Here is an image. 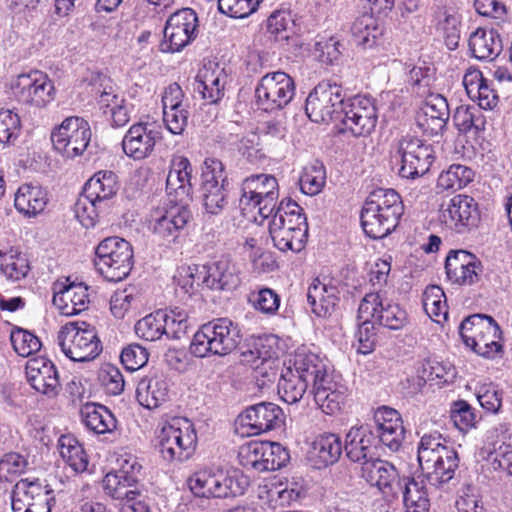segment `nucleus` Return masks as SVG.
Listing matches in <instances>:
<instances>
[{"label": "nucleus", "instance_id": "aec40b11", "mask_svg": "<svg viewBox=\"0 0 512 512\" xmlns=\"http://www.w3.org/2000/svg\"><path fill=\"white\" fill-rule=\"evenodd\" d=\"M359 317H372L375 322L391 330L403 329L409 322L403 308L378 292L365 295L359 305Z\"/></svg>", "mask_w": 512, "mask_h": 512}, {"label": "nucleus", "instance_id": "0eeeda50", "mask_svg": "<svg viewBox=\"0 0 512 512\" xmlns=\"http://www.w3.org/2000/svg\"><path fill=\"white\" fill-rule=\"evenodd\" d=\"M197 434L192 422L186 418H172L157 432V446L162 458L168 462H183L195 452Z\"/></svg>", "mask_w": 512, "mask_h": 512}, {"label": "nucleus", "instance_id": "e433bc0d", "mask_svg": "<svg viewBox=\"0 0 512 512\" xmlns=\"http://www.w3.org/2000/svg\"><path fill=\"white\" fill-rule=\"evenodd\" d=\"M192 166L187 157L174 155L166 179L168 195H174L175 201L183 202L192 193Z\"/></svg>", "mask_w": 512, "mask_h": 512}, {"label": "nucleus", "instance_id": "37998d69", "mask_svg": "<svg viewBox=\"0 0 512 512\" xmlns=\"http://www.w3.org/2000/svg\"><path fill=\"white\" fill-rule=\"evenodd\" d=\"M265 342H269V339H259L255 343L254 349L244 352L242 356L246 364L271 381V378H275L277 375L274 370V364L277 361V351L271 344Z\"/></svg>", "mask_w": 512, "mask_h": 512}, {"label": "nucleus", "instance_id": "4be33fe9", "mask_svg": "<svg viewBox=\"0 0 512 512\" xmlns=\"http://www.w3.org/2000/svg\"><path fill=\"white\" fill-rule=\"evenodd\" d=\"M15 94L24 104L44 107L54 99L55 88L47 74L33 70L27 74L18 75Z\"/></svg>", "mask_w": 512, "mask_h": 512}, {"label": "nucleus", "instance_id": "e2e57ef3", "mask_svg": "<svg viewBox=\"0 0 512 512\" xmlns=\"http://www.w3.org/2000/svg\"><path fill=\"white\" fill-rule=\"evenodd\" d=\"M10 340L15 352L21 357H28L41 348V342L34 334L19 327L12 329Z\"/></svg>", "mask_w": 512, "mask_h": 512}, {"label": "nucleus", "instance_id": "ddd939ff", "mask_svg": "<svg viewBox=\"0 0 512 512\" xmlns=\"http://www.w3.org/2000/svg\"><path fill=\"white\" fill-rule=\"evenodd\" d=\"M294 95V80L282 71L265 74L255 88L256 105L265 112L283 109L291 102Z\"/></svg>", "mask_w": 512, "mask_h": 512}, {"label": "nucleus", "instance_id": "4468645a", "mask_svg": "<svg viewBox=\"0 0 512 512\" xmlns=\"http://www.w3.org/2000/svg\"><path fill=\"white\" fill-rule=\"evenodd\" d=\"M228 179L223 163L207 158L202 171L201 199L206 213L219 215L228 204Z\"/></svg>", "mask_w": 512, "mask_h": 512}, {"label": "nucleus", "instance_id": "bf43d9fd", "mask_svg": "<svg viewBox=\"0 0 512 512\" xmlns=\"http://www.w3.org/2000/svg\"><path fill=\"white\" fill-rule=\"evenodd\" d=\"M326 182V171L322 163L316 162L304 168L300 179V189L306 195H316L323 189Z\"/></svg>", "mask_w": 512, "mask_h": 512}, {"label": "nucleus", "instance_id": "c756f323", "mask_svg": "<svg viewBox=\"0 0 512 512\" xmlns=\"http://www.w3.org/2000/svg\"><path fill=\"white\" fill-rule=\"evenodd\" d=\"M450 117L447 99L441 94H430L417 113L419 128L428 136L442 134Z\"/></svg>", "mask_w": 512, "mask_h": 512}, {"label": "nucleus", "instance_id": "680f3d73", "mask_svg": "<svg viewBox=\"0 0 512 512\" xmlns=\"http://www.w3.org/2000/svg\"><path fill=\"white\" fill-rule=\"evenodd\" d=\"M21 120L12 110H0V144L14 145L21 134Z\"/></svg>", "mask_w": 512, "mask_h": 512}, {"label": "nucleus", "instance_id": "2eb2a0df", "mask_svg": "<svg viewBox=\"0 0 512 512\" xmlns=\"http://www.w3.org/2000/svg\"><path fill=\"white\" fill-rule=\"evenodd\" d=\"M345 104L342 87L336 83L322 81L308 95L305 111L315 123L340 120Z\"/></svg>", "mask_w": 512, "mask_h": 512}, {"label": "nucleus", "instance_id": "6ab92c4d", "mask_svg": "<svg viewBox=\"0 0 512 512\" xmlns=\"http://www.w3.org/2000/svg\"><path fill=\"white\" fill-rule=\"evenodd\" d=\"M197 27L198 17L191 8H183L173 13L164 27L162 51L171 53L181 51L196 37Z\"/></svg>", "mask_w": 512, "mask_h": 512}, {"label": "nucleus", "instance_id": "20e7f679", "mask_svg": "<svg viewBox=\"0 0 512 512\" xmlns=\"http://www.w3.org/2000/svg\"><path fill=\"white\" fill-rule=\"evenodd\" d=\"M324 372V362L314 353L297 352L281 371L278 394L287 404L298 403L310 382L314 385L317 373Z\"/></svg>", "mask_w": 512, "mask_h": 512}, {"label": "nucleus", "instance_id": "8fccbe9b", "mask_svg": "<svg viewBox=\"0 0 512 512\" xmlns=\"http://www.w3.org/2000/svg\"><path fill=\"white\" fill-rule=\"evenodd\" d=\"M0 270L8 280L17 282L28 276L31 267L26 254L10 249L0 250Z\"/></svg>", "mask_w": 512, "mask_h": 512}, {"label": "nucleus", "instance_id": "58836bf2", "mask_svg": "<svg viewBox=\"0 0 512 512\" xmlns=\"http://www.w3.org/2000/svg\"><path fill=\"white\" fill-rule=\"evenodd\" d=\"M168 397L169 383L163 374L145 376L137 384L136 398L144 408L156 409L165 403Z\"/></svg>", "mask_w": 512, "mask_h": 512}, {"label": "nucleus", "instance_id": "774afa93", "mask_svg": "<svg viewBox=\"0 0 512 512\" xmlns=\"http://www.w3.org/2000/svg\"><path fill=\"white\" fill-rule=\"evenodd\" d=\"M292 27V19L284 11H275L267 19V31L275 41H286Z\"/></svg>", "mask_w": 512, "mask_h": 512}, {"label": "nucleus", "instance_id": "2f4dec72", "mask_svg": "<svg viewBox=\"0 0 512 512\" xmlns=\"http://www.w3.org/2000/svg\"><path fill=\"white\" fill-rule=\"evenodd\" d=\"M374 422L379 441L390 451H398L405 438V428L400 413L387 406L379 407L374 412Z\"/></svg>", "mask_w": 512, "mask_h": 512}, {"label": "nucleus", "instance_id": "603ef678", "mask_svg": "<svg viewBox=\"0 0 512 512\" xmlns=\"http://www.w3.org/2000/svg\"><path fill=\"white\" fill-rule=\"evenodd\" d=\"M455 128L463 134H475L485 129L486 119L481 109L476 106L460 105L453 114Z\"/></svg>", "mask_w": 512, "mask_h": 512}, {"label": "nucleus", "instance_id": "338daca9", "mask_svg": "<svg viewBox=\"0 0 512 512\" xmlns=\"http://www.w3.org/2000/svg\"><path fill=\"white\" fill-rule=\"evenodd\" d=\"M27 459L19 453L11 452L0 459V480L12 481L27 469Z\"/></svg>", "mask_w": 512, "mask_h": 512}, {"label": "nucleus", "instance_id": "c9c22d12", "mask_svg": "<svg viewBox=\"0 0 512 512\" xmlns=\"http://www.w3.org/2000/svg\"><path fill=\"white\" fill-rule=\"evenodd\" d=\"M100 86L102 88L96 91L98 105L101 109L110 110L113 127L125 126L130 121L132 105L119 94L118 88L110 79H103Z\"/></svg>", "mask_w": 512, "mask_h": 512}, {"label": "nucleus", "instance_id": "4d7b16f0", "mask_svg": "<svg viewBox=\"0 0 512 512\" xmlns=\"http://www.w3.org/2000/svg\"><path fill=\"white\" fill-rule=\"evenodd\" d=\"M423 308L435 322L446 319L448 315L446 297L441 287L428 286L423 293Z\"/></svg>", "mask_w": 512, "mask_h": 512}, {"label": "nucleus", "instance_id": "09e8293b", "mask_svg": "<svg viewBox=\"0 0 512 512\" xmlns=\"http://www.w3.org/2000/svg\"><path fill=\"white\" fill-rule=\"evenodd\" d=\"M342 452L341 438L334 433H324L314 440L311 453L319 466H328L336 463Z\"/></svg>", "mask_w": 512, "mask_h": 512}, {"label": "nucleus", "instance_id": "ea45409f", "mask_svg": "<svg viewBox=\"0 0 512 512\" xmlns=\"http://www.w3.org/2000/svg\"><path fill=\"white\" fill-rule=\"evenodd\" d=\"M307 301L316 316L329 317L339 302V290L331 281L325 283L316 278L308 287Z\"/></svg>", "mask_w": 512, "mask_h": 512}, {"label": "nucleus", "instance_id": "7ed1b4c3", "mask_svg": "<svg viewBox=\"0 0 512 512\" xmlns=\"http://www.w3.org/2000/svg\"><path fill=\"white\" fill-rule=\"evenodd\" d=\"M241 340L237 323L229 318H217L203 324L194 334L190 352L200 358L226 356L238 347Z\"/></svg>", "mask_w": 512, "mask_h": 512}, {"label": "nucleus", "instance_id": "f704fd0d", "mask_svg": "<svg viewBox=\"0 0 512 512\" xmlns=\"http://www.w3.org/2000/svg\"><path fill=\"white\" fill-rule=\"evenodd\" d=\"M26 376L37 392L48 397H54L59 393V375L51 361L43 358L30 359L26 364Z\"/></svg>", "mask_w": 512, "mask_h": 512}, {"label": "nucleus", "instance_id": "f03ea898", "mask_svg": "<svg viewBox=\"0 0 512 512\" xmlns=\"http://www.w3.org/2000/svg\"><path fill=\"white\" fill-rule=\"evenodd\" d=\"M303 209L291 199H283L270 215L269 234L280 251L300 252L305 247L308 224Z\"/></svg>", "mask_w": 512, "mask_h": 512}, {"label": "nucleus", "instance_id": "dca6fc26", "mask_svg": "<svg viewBox=\"0 0 512 512\" xmlns=\"http://www.w3.org/2000/svg\"><path fill=\"white\" fill-rule=\"evenodd\" d=\"M238 458L244 468L263 472L285 466L289 454L279 443L251 441L240 447Z\"/></svg>", "mask_w": 512, "mask_h": 512}, {"label": "nucleus", "instance_id": "1a4fd4ad", "mask_svg": "<svg viewBox=\"0 0 512 512\" xmlns=\"http://www.w3.org/2000/svg\"><path fill=\"white\" fill-rule=\"evenodd\" d=\"M94 264L98 272L110 282L125 279L133 267L131 244L120 237L102 240L95 250Z\"/></svg>", "mask_w": 512, "mask_h": 512}, {"label": "nucleus", "instance_id": "a18cd8bd", "mask_svg": "<svg viewBox=\"0 0 512 512\" xmlns=\"http://www.w3.org/2000/svg\"><path fill=\"white\" fill-rule=\"evenodd\" d=\"M80 415L85 427L95 434L111 433L117 427L115 416L107 407L100 404H85L80 410Z\"/></svg>", "mask_w": 512, "mask_h": 512}, {"label": "nucleus", "instance_id": "6e6d98bb", "mask_svg": "<svg viewBox=\"0 0 512 512\" xmlns=\"http://www.w3.org/2000/svg\"><path fill=\"white\" fill-rule=\"evenodd\" d=\"M474 171L462 164H452L438 177V187L446 190H459L466 187L474 179Z\"/></svg>", "mask_w": 512, "mask_h": 512}, {"label": "nucleus", "instance_id": "f3484780", "mask_svg": "<svg viewBox=\"0 0 512 512\" xmlns=\"http://www.w3.org/2000/svg\"><path fill=\"white\" fill-rule=\"evenodd\" d=\"M340 121L344 130L354 136H368L375 129L378 111L375 100L367 95H356L345 101Z\"/></svg>", "mask_w": 512, "mask_h": 512}, {"label": "nucleus", "instance_id": "f8f14e48", "mask_svg": "<svg viewBox=\"0 0 512 512\" xmlns=\"http://www.w3.org/2000/svg\"><path fill=\"white\" fill-rule=\"evenodd\" d=\"M392 158L400 162L398 173L402 178L415 179L429 171L434 161V150L423 140L407 135L398 141Z\"/></svg>", "mask_w": 512, "mask_h": 512}, {"label": "nucleus", "instance_id": "7c9ffc66", "mask_svg": "<svg viewBox=\"0 0 512 512\" xmlns=\"http://www.w3.org/2000/svg\"><path fill=\"white\" fill-rule=\"evenodd\" d=\"M226 68L214 61H208L198 71L194 83V91L201 94L209 104H216L224 97L228 83Z\"/></svg>", "mask_w": 512, "mask_h": 512}, {"label": "nucleus", "instance_id": "5701e85b", "mask_svg": "<svg viewBox=\"0 0 512 512\" xmlns=\"http://www.w3.org/2000/svg\"><path fill=\"white\" fill-rule=\"evenodd\" d=\"M202 283L211 290H235L241 283L239 265L227 255L201 266L196 270Z\"/></svg>", "mask_w": 512, "mask_h": 512}, {"label": "nucleus", "instance_id": "f257e3e1", "mask_svg": "<svg viewBox=\"0 0 512 512\" xmlns=\"http://www.w3.org/2000/svg\"><path fill=\"white\" fill-rule=\"evenodd\" d=\"M403 210L402 200L395 190H374L367 197L361 210L363 231L372 239L386 237L397 227Z\"/></svg>", "mask_w": 512, "mask_h": 512}, {"label": "nucleus", "instance_id": "39448f33", "mask_svg": "<svg viewBox=\"0 0 512 512\" xmlns=\"http://www.w3.org/2000/svg\"><path fill=\"white\" fill-rule=\"evenodd\" d=\"M141 468L137 459L130 456L121 461L118 470L107 473L103 479L106 494L120 500L122 508H128L132 512L150 511L146 495L135 487Z\"/></svg>", "mask_w": 512, "mask_h": 512}, {"label": "nucleus", "instance_id": "79ce46f5", "mask_svg": "<svg viewBox=\"0 0 512 512\" xmlns=\"http://www.w3.org/2000/svg\"><path fill=\"white\" fill-rule=\"evenodd\" d=\"M452 447L448 446V441L438 431L425 433L418 444L417 458L419 465L425 463L427 469L439 461L441 456L449 458L452 456ZM451 465V460L447 459Z\"/></svg>", "mask_w": 512, "mask_h": 512}, {"label": "nucleus", "instance_id": "c85d7f7f", "mask_svg": "<svg viewBox=\"0 0 512 512\" xmlns=\"http://www.w3.org/2000/svg\"><path fill=\"white\" fill-rule=\"evenodd\" d=\"M89 287L80 282H70L67 278L63 282L54 284L53 304L65 316L80 314L89 307L90 298L88 294Z\"/></svg>", "mask_w": 512, "mask_h": 512}, {"label": "nucleus", "instance_id": "de8ad7c7", "mask_svg": "<svg viewBox=\"0 0 512 512\" xmlns=\"http://www.w3.org/2000/svg\"><path fill=\"white\" fill-rule=\"evenodd\" d=\"M383 32V27L372 14L359 16L351 27V33L355 42L365 49L376 46L383 36Z\"/></svg>", "mask_w": 512, "mask_h": 512}, {"label": "nucleus", "instance_id": "3c124183", "mask_svg": "<svg viewBox=\"0 0 512 512\" xmlns=\"http://www.w3.org/2000/svg\"><path fill=\"white\" fill-rule=\"evenodd\" d=\"M62 459L75 471L82 473L87 470L88 458L78 440L73 435H62L58 441Z\"/></svg>", "mask_w": 512, "mask_h": 512}, {"label": "nucleus", "instance_id": "a19ab883", "mask_svg": "<svg viewBox=\"0 0 512 512\" xmlns=\"http://www.w3.org/2000/svg\"><path fill=\"white\" fill-rule=\"evenodd\" d=\"M48 203V193L39 184L24 183L14 195L16 210L25 217L32 218L44 211Z\"/></svg>", "mask_w": 512, "mask_h": 512}, {"label": "nucleus", "instance_id": "052dcab7", "mask_svg": "<svg viewBox=\"0 0 512 512\" xmlns=\"http://www.w3.org/2000/svg\"><path fill=\"white\" fill-rule=\"evenodd\" d=\"M450 419L454 426L464 433L475 427L477 423L475 409L465 400H458L452 403Z\"/></svg>", "mask_w": 512, "mask_h": 512}, {"label": "nucleus", "instance_id": "9d476101", "mask_svg": "<svg viewBox=\"0 0 512 512\" xmlns=\"http://www.w3.org/2000/svg\"><path fill=\"white\" fill-rule=\"evenodd\" d=\"M57 344L70 360L86 362L102 351L95 327L87 322H69L57 334Z\"/></svg>", "mask_w": 512, "mask_h": 512}, {"label": "nucleus", "instance_id": "a878e982", "mask_svg": "<svg viewBox=\"0 0 512 512\" xmlns=\"http://www.w3.org/2000/svg\"><path fill=\"white\" fill-rule=\"evenodd\" d=\"M239 423L248 435H259L280 427L283 421L282 409L271 402H261L246 408L239 415Z\"/></svg>", "mask_w": 512, "mask_h": 512}, {"label": "nucleus", "instance_id": "b1692460", "mask_svg": "<svg viewBox=\"0 0 512 512\" xmlns=\"http://www.w3.org/2000/svg\"><path fill=\"white\" fill-rule=\"evenodd\" d=\"M162 139L161 126L157 123L138 122L130 126L122 139L123 152L134 160H143L154 151Z\"/></svg>", "mask_w": 512, "mask_h": 512}, {"label": "nucleus", "instance_id": "69168bd1", "mask_svg": "<svg viewBox=\"0 0 512 512\" xmlns=\"http://www.w3.org/2000/svg\"><path fill=\"white\" fill-rule=\"evenodd\" d=\"M106 208L100 202L84 197L79 199L75 206V215L81 225L85 228H92L96 225L99 217V211Z\"/></svg>", "mask_w": 512, "mask_h": 512}, {"label": "nucleus", "instance_id": "13d9d810", "mask_svg": "<svg viewBox=\"0 0 512 512\" xmlns=\"http://www.w3.org/2000/svg\"><path fill=\"white\" fill-rule=\"evenodd\" d=\"M138 337L147 341H156L163 334L167 335L165 312L157 311L140 319L135 325Z\"/></svg>", "mask_w": 512, "mask_h": 512}, {"label": "nucleus", "instance_id": "4c0bfd02", "mask_svg": "<svg viewBox=\"0 0 512 512\" xmlns=\"http://www.w3.org/2000/svg\"><path fill=\"white\" fill-rule=\"evenodd\" d=\"M345 451L347 457L353 462L374 460L376 437L369 426H353L346 434Z\"/></svg>", "mask_w": 512, "mask_h": 512}, {"label": "nucleus", "instance_id": "0e129e2a", "mask_svg": "<svg viewBox=\"0 0 512 512\" xmlns=\"http://www.w3.org/2000/svg\"><path fill=\"white\" fill-rule=\"evenodd\" d=\"M248 302L253 308L266 315H274L280 306L279 295L270 288L253 291L248 296Z\"/></svg>", "mask_w": 512, "mask_h": 512}, {"label": "nucleus", "instance_id": "423d86ee", "mask_svg": "<svg viewBox=\"0 0 512 512\" xmlns=\"http://www.w3.org/2000/svg\"><path fill=\"white\" fill-rule=\"evenodd\" d=\"M459 333L465 345L484 358L493 359L502 352V331L491 316L473 314L466 317L460 324Z\"/></svg>", "mask_w": 512, "mask_h": 512}, {"label": "nucleus", "instance_id": "cd10ccee", "mask_svg": "<svg viewBox=\"0 0 512 512\" xmlns=\"http://www.w3.org/2000/svg\"><path fill=\"white\" fill-rule=\"evenodd\" d=\"M313 386V395L319 408L328 415L338 413L347 399V387L335 381L327 372L324 364V372L317 373Z\"/></svg>", "mask_w": 512, "mask_h": 512}, {"label": "nucleus", "instance_id": "864d4df0", "mask_svg": "<svg viewBox=\"0 0 512 512\" xmlns=\"http://www.w3.org/2000/svg\"><path fill=\"white\" fill-rule=\"evenodd\" d=\"M447 459L444 456H441L438 462L430 469H427L425 463L419 465L423 475L425 476L428 483L432 486L439 487L442 484L449 482L455 474L456 469L459 466V457L458 453L455 450H452V456H449L451 460V465L447 463Z\"/></svg>", "mask_w": 512, "mask_h": 512}, {"label": "nucleus", "instance_id": "bb28decb", "mask_svg": "<svg viewBox=\"0 0 512 512\" xmlns=\"http://www.w3.org/2000/svg\"><path fill=\"white\" fill-rule=\"evenodd\" d=\"M448 279L458 285H473L483 272L481 260L466 250H451L445 261Z\"/></svg>", "mask_w": 512, "mask_h": 512}, {"label": "nucleus", "instance_id": "49530a36", "mask_svg": "<svg viewBox=\"0 0 512 512\" xmlns=\"http://www.w3.org/2000/svg\"><path fill=\"white\" fill-rule=\"evenodd\" d=\"M118 191L117 175L112 171H98L85 184L84 194L88 199L107 207V201Z\"/></svg>", "mask_w": 512, "mask_h": 512}, {"label": "nucleus", "instance_id": "473e14b6", "mask_svg": "<svg viewBox=\"0 0 512 512\" xmlns=\"http://www.w3.org/2000/svg\"><path fill=\"white\" fill-rule=\"evenodd\" d=\"M362 477L387 497H396L403 488L396 468L381 459L363 462Z\"/></svg>", "mask_w": 512, "mask_h": 512}, {"label": "nucleus", "instance_id": "393cba45", "mask_svg": "<svg viewBox=\"0 0 512 512\" xmlns=\"http://www.w3.org/2000/svg\"><path fill=\"white\" fill-rule=\"evenodd\" d=\"M189 487L196 496L206 498H227L243 493L239 483L222 472L217 474L207 471L195 473L189 479Z\"/></svg>", "mask_w": 512, "mask_h": 512}, {"label": "nucleus", "instance_id": "9b49d317", "mask_svg": "<svg viewBox=\"0 0 512 512\" xmlns=\"http://www.w3.org/2000/svg\"><path fill=\"white\" fill-rule=\"evenodd\" d=\"M91 136L87 120L70 116L52 130L50 138L55 151L67 159H74L88 151Z\"/></svg>", "mask_w": 512, "mask_h": 512}, {"label": "nucleus", "instance_id": "a211bd4d", "mask_svg": "<svg viewBox=\"0 0 512 512\" xmlns=\"http://www.w3.org/2000/svg\"><path fill=\"white\" fill-rule=\"evenodd\" d=\"M192 217L187 205L175 203L157 207L149 214L148 225L152 233L170 244L177 240Z\"/></svg>", "mask_w": 512, "mask_h": 512}, {"label": "nucleus", "instance_id": "72a5a7b5", "mask_svg": "<svg viewBox=\"0 0 512 512\" xmlns=\"http://www.w3.org/2000/svg\"><path fill=\"white\" fill-rule=\"evenodd\" d=\"M509 429L510 424L506 422H500L488 429L484 445L479 450V457L489 462L494 470L501 469L507 462L508 456L512 455V446L504 441Z\"/></svg>", "mask_w": 512, "mask_h": 512}, {"label": "nucleus", "instance_id": "6e6552de", "mask_svg": "<svg viewBox=\"0 0 512 512\" xmlns=\"http://www.w3.org/2000/svg\"><path fill=\"white\" fill-rule=\"evenodd\" d=\"M278 197L277 179L269 174H255L242 182L239 206L244 213H257L266 219L277 209Z\"/></svg>", "mask_w": 512, "mask_h": 512}, {"label": "nucleus", "instance_id": "5fc2aeb1", "mask_svg": "<svg viewBox=\"0 0 512 512\" xmlns=\"http://www.w3.org/2000/svg\"><path fill=\"white\" fill-rule=\"evenodd\" d=\"M402 486L400 493L403 494L406 512H428L430 503L422 483L415 479H407Z\"/></svg>", "mask_w": 512, "mask_h": 512}, {"label": "nucleus", "instance_id": "412c9836", "mask_svg": "<svg viewBox=\"0 0 512 512\" xmlns=\"http://www.w3.org/2000/svg\"><path fill=\"white\" fill-rule=\"evenodd\" d=\"M441 220L451 230L464 234L479 225V205L471 196L455 195L441 210Z\"/></svg>", "mask_w": 512, "mask_h": 512}, {"label": "nucleus", "instance_id": "c03bdc74", "mask_svg": "<svg viewBox=\"0 0 512 512\" xmlns=\"http://www.w3.org/2000/svg\"><path fill=\"white\" fill-rule=\"evenodd\" d=\"M469 50L478 60H494L502 51V41L494 29L478 28L469 37Z\"/></svg>", "mask_w": 512, "mask_h": 512}]
</instances>
